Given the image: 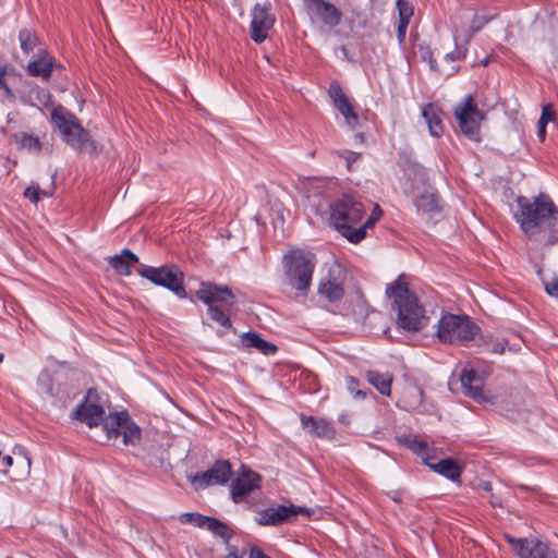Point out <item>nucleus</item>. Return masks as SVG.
I'll return each mask as SVG.
<instances>
[{"mask_svg":"<svg viewBox=\"0 0 558 558\" xmlns=\"http://www.w3.org/2000/svg\"><path fill=\"white\" fill-rule=\"evenodd\" d=\"M515 203L513 219L530 240L545 245L558 242V207L548 194L539 193L532 197L520 195Z\"/></svg>","mask_w":558,"mask_h":558,"instance_id":"obj_1","label":"nucleus"},{"mask_svg":"<svg viewBox=\"0 0 558 558\" xmlns=\"http://www.w3.org/2000/svg\"><path fill=\"white\" fill-rule=\"evenodd\" d=\"M386 295L393 300L397 324L407 331H418L427 324L425 310L417 296L409 289L408 276L401 274L386 288Z\"/></svg>","mask_w":558,"mask_h":558,"instance_id":"obj_2","label":"nucleus"},{"mask_svg":"<svg viewBox=\"0 0 558 558\" xmlns=\"http://www.w3.org/2000/svg\"><path fill=\"white\" fill-rule=\"evenodd\" d=\"M366 214L362 197L354 193L343 194L330 205V221L339 233L351 243H359L365 236L361 222Z\"/></svg>","mask_w":558,"mask_h":558,"instance_id":"obj_3","label":"nucleus"},{"mask_svg":"<svg viewBox=\"0 0 558 558\" xmlns=\"http://www.w3.org/2000/svg\"><path fill=\"white\" fill-rule=\"evenodd\" d=\"M51 121L60 132L62 141L78 153L95 154L99 151L89 131L84 129L78 118L65 107L59 105L51 110Z\"/></svg>","mask_w":558,"mask_h":558,"instance_id":"obj_4","label":"nucleus"},{"mask_svg":"<svg viewBox=\"0 0 558 558\" xmlns=\"http://www.w3.org/2000/svg\"><path fill=\"white\" fill-rule=\"evenodd\" d=\"M196 298L208 305V316L223 329L232 327L229 312L235 305V295L227 286L202 282Z\"/></svg>","mask_w":558,"mask_h":558,"instance_id":"obj_5","label":"nucleus"},{"mask_svg":"<svg viewBox=\"0 0 558 558\" xmlns=\"http://www.w3.org/2000/svg\"><path fill=\"white\" fill-rule=\"evenodd\" d=\"M316 266L315 255L291 251L283 256L284 280L298 295H307Z\"/></svg>","mask_w":558,"mask_h":558,"instance_id":"obj_6","label":"nucleus"},{"mask_svg":"<svg viewBox=\"0 0 558 558\" xmlns=\"http://www.w3.org/2000/svg\"><path fill=\"white\" fill-rule=\"evenodd\" d=\"M480 331L469 316L447 313L438 320L436 336L442 343L468 344Z\"/></svg>","mask_w":558,"mask_h":558,"instance_id":"obj_7","label":"nucleus"},{"mask_svg":"<svg viewBox=\"0 0 558 558\" xmlns=\"http://www.w3.org/2000/svg\"><path fill=\"white\" fill-rule=\"evenodd\" d=\"M136 272L154 284L172 291L177 296L181 299L186 298L183 284L184 275L177 265L167 264L160 267L142 266L136 269Z\"/></svg>","mask_w":558,"mask_h":558,"instance_id":"obj_8","label":"nucleus"},{"mask_svg":"<svg viewBox=\"0 0 558 558\" xmlns=\"http://www.w3.org/2000/svg\"><path fill=\"white\" fill-rule=\"evenodd\" d=\"M454 117L458 120L459 126L463 134L468 135L469 137L478 135L480 124L484 118V114L474 104L472 95H468L465 100L456 107Z\"/></svg>","mask_w":558,"mask_h":558,"instance_id":"obj_9","label":"nucleus"},{"mask_svg":"<svg viewBox=\"0 0 558 558\" xmlns=\"http://www.w3.org/2000/svg\"><path fill=\"white\" fill-rule=\"evenodd\" d=\"M299 514L310 515L311 510L300 506H278L267 508L258 513L256 522L259 525H280L282 523L292 522Z\"/></svg>","mask_w":558,"mask_h":558,"instance_id":"obj_10","label":"nucleus"},{"mask_svg":"<svg viewBox=\"0 0 558 558\" xmlns=\"http://www.w3.org/2000/svg\"><path fill=\"white\" fill-rule=\"evenodd\" d=\"M231 475L230 462L228 460H217L207 471L193 475L191 482L196 488H204L210 485H223L229 482Z\"/></svg>","mask_w":558,"mask_h":558,"instance_id":"obj_11","label":"nucleus"},{"mask_svg":"<svg viewBox=\"0 0 558 558\" xmlns=\"http://www.w3.org/2000/svg\"><path fill=\"white\" fill-rule=\"evenodd\" d=\"M270 2L255 4L252 12L251 38L260 44L267 38L268 31L275 24V15L270 12Z\"/></svg>","mask_w":558,"mask_h":558,"instance_id":"obj_12","label":"nucleus"},{"mask_svg":"<svg viewBox=\"0 0 558 558\" xmlns=\"http://www.w3.org/2000/svg\"><path fill=\"white\" fill-rule=\"evenodd\" d=\"M507 542L520 558H556L549 546L537 539L514 538L505 535Z\"/></svg>","mask_w":558,"mask_h":558,"instance_id":"obj_13","label":"nucleus"},{"mask_svg":"<svg viewBox=\"0 0 558 558\" xmlns=\"http://www.w3.org/2000/svg\"><path fill=\"white\" fill-rule=\"evenodd\" d=\"M95 398H97V392L89 389L85 400L76 407L73 413L74 418L87 424L89 427L98 426L104 422L105 417V410L101 405L94 402Z\"/></svg>","mask_w":558,"mask_h":558,"instance_id":"obj_14","label":"nucleus"},{"mask_svg":"<svg viewBox=\"0 0 558 558\" xmlns=\"http://www.w3.org/2000/svg\"><path fill=\"white\" fill-rule=\"evenodd\" d=\"M336 271L341 272L339 266L330 268L318 284V295L331 304L339 303L344 295L342 281L335 275Z\"/></svg>","mask_w":558,"mask_h":558,"instance_id":"obj_15","label":"nucleus"},{"mask_svg":"<svg viewBox=\"0 0 558 558\" xmlns=\"http://www.w3.org/2000/svg\"><path fill=\"white\" fill-rule=\"evenodd\" d=\"M260 476L251 471L244 470L231 484V497L236 504L245 500L246 496L259 486Z\"/></svg>","mask_w":558,"mask_h":558,"instance_id":"obj_16","label":"nucleus"},{"mask_svg":"<svg viewBox=\"0 0 558 558\" xmlns=\"http://www.w3.org/2000/svg\"><path fill=\"white\" fill-rule=\"evenodd\" d=\"M304 3L326 26L336 27L340 24L342 12L332 3L325 0H304Z\"/></svg>","mask_w":558,"mask_h":558,"instance_id":"obj_17","label":"nucleus"},{"mask_svg":"<svg viewBox=\"0 0 558 558\" xmlns=\"http://www.w3.org/2000/svg\"><path fill=\"white\" fill-rule=\"evenodd\" d=\"M329 95L338 111L345 119L349 128L355 129L359 124V116L355 113L341 86L339 84H331L329 88Z\"/></svg>","mask_w":558,"mask_h":558,"instance_id":"obj_18","label":"nucleus"},{"mask_svg":"<svg viewBox=\"0 0 558 558\" xmlns=\"http://www.w3.org/2000/svg\"><path fill=\"white\" fill-rule=\"evenodd\" d=\"M300 418L302 426L306 428L311 435L326 439H332L335 437L336 430L333 425L325 418L307 416L305 414H301Z\"/></svg>","mask_w":558,"mask_h":558,"instance_id":"obj_19","label":"nucleus"},{"mask_svg":"<svg viewBox=\"0 0 558 558\" xmlns=\"http://www.w3.org/2000/svg\"><path fill=\"white\" fill-rule=\"evenodd\" d=\"M463 393L475 401L484 399L483 380L474 369H463L460 375Z\"/></svg>","mask_w":558,"mask_h":558,"instance_id":"obj_20","label":"nucleus"},{"mask_svg":"<svg viewBox=\"0 0 558 558\" xmlns=\"http://www.w3.org/2000/svg\"><path fill=\"white\" fill-rule=\"evenodd\" d=\"M26 70L32 76L48 80L52 73V58L45 50H39Z\"/></svg>","mask_w":558,"mask_h":558,"instance_id":"obj_21","label":"nucleus"},{"mask_svg":"<svg viewBox=\"0 0 558 558\" xmlns=\"http://www.w3.org/2000/svg\"><path fill=\"white\" fill-rule=\"evenodd\" d=\"M423 462L434 472L452 482L459 481L461 477L462 468L451 458H446L438 462H430L428 458H423Z\"/></svg>","mask_w":558,"mask_h":558,"instance_id":"obj_22","label":"nucleus"},{"mask_svg":"<svg viewBox=\"0 0 558 558\" xmlns=\"http://www.w3.org/2000/svg\"><path fill=\"white\" fill-rule=\"evenodd\" d=\"M422 117L428 126L430 135L439 137L444 133L442 111L439 108L433 104H427L422 109Z\"/></svg>","mask_w":558,"mask_h":558,"instance_id":"obj_23","label":"nucleus"},{"mask_svg":"<svg viewBox=\"0 0 558 558\" xmlns=\"http://www.w3.org/2000/svg\"><path fill=\"white\" fill-rule=\"evenodd\" d=\"M241 342L244 348H254L265 355H272L278 351L276 344L264 340L257 332L248 331L242 335Z\"/></svg>","mask_w":558,"mask_h":558,"instance_id":"obj_24","label":"nucleus"},{"mask_svg":"<svg viewBox=\"0 0 558 558\" xmlns=\"http://www.w3.org/2000/svg\"><path fill=\"white\" fill-rule=\"evenodd\" d=\"M138 263V257L129 248L122 250L121 254L111 256L109 265L119 274L130 276L132 274L131 264Z\"/></svg>","mask_w":558,"mask_h":558,"instance_id":"obj_25","label":"nucleus"},{"mask_svg":"<svg viewBox=\"0 0 558 558\" xmlns=\"http://www.w3.org/2000/svg\"><path fill=\"white\" fill-rule=\"evenodd\" d=\"M416 208L429 216L441 211L439 195L434 191H426L415 198Z\"/></svg>","mask_w":558,"mask_h":558,"instance_id":"obj_26","label":"nucleus"},{"mask_svg":"<svg viewBox=\"0 0 558 558\" xmlns=\"http://www.w3.org/2000/svg\"><path fill=\"white\" fill-rule=\"evenodd\" d=\"M456 49L451 52L446 53L445 62H456L465 59L468 52V44L471 40L470 34H462L460 31H456L453 34Z\"/></svg>","mask_w":558,"mask_h":558,"instance_id":"obj_27","label":"nucleus"},{"mask_svg":"<svg viewBox=\"0 0 558 558\" xmlns=\"http://www.w3.org/2000/svg\"><path fill=\"white\" fill-rule=\"evenodd\" d=\"M130 417L126 411L116 412L110 414L108 418H104V429L107 433L108 438H118L121 435V430Z\"/></svg>","mask_w":558,"mask_h":558,"instance_id":"obj_28","label":"nucleus"},{"mask_svg":"<svg viewBox=\"0 0 558 558\" xmlns=\"http://www.w3.org/2000/svg\"><path fill=\"white\" fill-rule=\"evenodd\" d=\"M13 140L20 149H24L33 154H39L44 147V143L38 136L25 132L15 133L13 135Z\"/></svg>","mask_w":558,"mask_h":558,"instance_id":"obj_29","label":"nucleus"},{"mask_svg":"<svg viewBox=\"0 0 558 558\" xmlns=\"http://www.w3.org/2000/svg\"><path fill=\"white\" fill-rule=\"evenodd\" d=\"M367 379L371 385L384 396H389L391 392L392 375L389 373L381 374L376 371L367 372Z\"/></svg>","mask_w":558,"mask_h":558,"instance_id":"obj_30","label":"nucleus"},{"mask_svg":"<svg viewBox=\"0 0 558 558\" xmlns=\"http://www.w3.org/2000/svg\"><path fill=\"white\" fill-rule=\"evenodd\" d=\"M121 435L123 437V444L125 446H135L140 442L142 430L141 428L131 420V417L128 418L126 423L124 424Z\"/></svg>","mask_w":558,"mask_h":558,"instance_id":"obj_31","label":"nucleus"},{"mask_svg":"<svg viewBox=\"0 0 558 558\" xmlns=\"http://www.w3.org/2000/svg\"><path fill=\"white\" fill-rule=\"evenodd\" d=\"M555 119V111L550 104L543 106L541 118L537 123V136L543 142L546 136V125Z\"/></svg>","mask_w":558,"mask_h":558,"instance_id":"obj_32","label":"nucleus"},{"mask_svg":"<svg viewBox=\"0 0 558 558\" xmlns=\"http://www.w3.org/2000/svg\"><path fill=\"white\" fill-rule=\"evenodd\" d=\"M204 529L213 532L215 535L220 536L226 541H228L232 535V532L227 524L211 517H208V521H206Z\"/></svg>","mask_w":558,"mask_h":558,"instance_id":"obj_33","label":"nucleus"},{"mask_svg":"<svg viewBox=\"0 0 558 558\" xmlns=\"http://www.w3.org/2000/svg\"><path fill=\"white\" fill-rule=\"evenodd\" d=\"M19 40L21 49L25 53L32 52L35 47L39 44V39L35 32L31 29H22L19 34Z\"/></svg>","mask_w":558,"mask_h":558,"instance_id":"obj_34","label":"nucleus"},{"mask_svg":"<svg viewBox=\"0 0 558 558\" xmlns=\"http://www.w3.org/2000/svg\"><path fill=\"white\" fill-rule=\"evenodd\" d=\"M401 441L411 451H413L416 454L422 456V458H425L424 454L426 453V450H427V445L425 441L418 439L417 437H412V436H408V437L403 438ZM426 458H428V457L426 456Z\"/></svg>","mask_w":558,"mask_h":558,"instance_id":"obj_35","label":"nucleus"},{"mask_svg":"<svg viewBox=\"0 0 558 558\" xmlns=\"http://www.w3.org/2000/svg\"><path fill=\"white\" fill-rule=\"evenodd\" d=\"M206 521H208V517L199 513L186 512L180 515L181 523H190L202 529L206 525Z\"/></svg>","mask_w":558,"mask_h":558,"instance_id":"obj_36","label":"nucleus"},{"mask_svg":"<svg viewBox=\"0 0 558 558\" xmlns=\"http://www.w3.org/2000/svg\"><path fill=\"white\" fill-rule=\"evenodd\" d=\"M488 22L489 19L474 14L470 28H457L456 31H460L462 34H470L472 37L475 33L480 32Z\"/></svg>","mask_w":558,"mask_h":558,"instance_id":"obj_37","label":"nucleus"},{"mask_svg":"<svg viewBox=\"0 0 558 558\" xmlns=\"http://www.w3.org/2000/svg\"><path fill=\"white\" fill-rule=\"evenodd\" d=\"M399 21L410 22L413 15V7L407 0H397Z\"/></svg>","mask_w":558,"mask_h":558,"instance_id":"obj_38","label":"nucleus"},{"mask_svg":"<svg viewBox=\"0 0 558 558\" xmlns=\"http://www.w3.org/2000/svg\"><path fill=\"white\" fill-rule=\"evenodd\" d=\"M40 195L46 196V197L51 196L50 193H48L46 191H40V189L37 184L29 185L24 192V196L26 198H28L34 204H36L40 199Z\"/></svg>","mask_w":558,"mask_h":558,"instance_id":"obj_39","label":"nucleus"},{"mask_svg":"<svg viewBox=\"0 0 558 558\" xmlns=\"http://www.w3.org/2000/svg\"><path fill=\"white\" fill-rule=\"evenodd\" d=\"M347 387H348V390L357 399H364L366 397V392L363 390V389H360V381L352 377V376H349L347 377Z\"/></svg>","mask_w":558,"mask_h":558,"instance_id":"obj_40","label":"nucleus"},{"mask_svg":"<svg viewBox=\"0 0 558 558\" xmlns=\"http://www.w3.org/2000/svg\"><path fill=\"white\" fill-rule=\"evenodd\" d=\"M381 215H383L381 208L378 205H375L371 216L362 225V227H365V231L368 228H372L380 219Z\"/></svg>","mask_w":558,"mask_h":558,"instance_id":"obj_41","label":"nucleus"},{"mask_svg":"<svg viewBox=\"0 0 558 558\" xmlns=\"http://www.w3.org/2000/svg\"><path fill=\"white\" fill-rule=\"evenodd\" d=\"M420 52H421V58L424 60V61H427L430 65V69L432 70H436L437 69V62L436 60L434 59V56H433V51L429 49V47L427 46H420Z\"/></svg>","mask_w":558,"mask_h":558,"instance_id":"obj_42","label":"nucleus"},{"mask_svg":"<svg viewBox=\"0 0 558 558\" xmlns=\"http://www.w3.org/2000/svg\"><path fill=\"white\" fill-rule=\"evenodd\" d=\"M545 291L548 295L558 298V275L555 276L551 281H545L543 279Z\"/></svg>","mask_w":558,"mask_h":558,"instance_id":"obj_43","label":"nucleus"},{"mask_svg":"<svg viewBox=\"0 0 558 558\" xmlns=\"http://www.w3.org/2000/svg\"><path fill=\"white\" fill-rule=\"evenodd\" d=\"M339 156L345 159L348 169L350 170L351 165L360 159L361 154L352 150H343L342 153H339Z\"/></svg>","mask_w":558,"mask_h":558,"instance_id":"obj_44","label":"nucleus"},{"mask_svg":"<svg viewBox=\"0 0 558 558\" xmlns=\"http://www.w3.org/2000/svg\"><path fill=\"white\" fill-rule=\"evenodd\" d=\"M410 22L399 21L398 23V39L402 43L405 38L407 28Z\"/></svg>","mask_w":558,"mask_h":558,"instance_id":"obj_45","label":"nucleus"},{"mask_svg":"<svg viewBox=\"0 0 558 558\" xmlns=\"http://www.w3.org/2000/svg\"><path fill=\"white\" fill-rule=\"evenodd\" d=\"M248 558H271L267 556L259 547L252 546L250 549Z\"/></svg>","mask_w":558,"mask_h":558,"instance_id":"obj_46","label":"nucleus"},{"mask_svg":"<svg viewBox=\"0 0 558 558\" xmlns=\"http://www.w3.org/2000/svg\"><path fill=\"white\" fill-rule=\"evenodd\" d=\"M488 502L494 508H496V507L501 508L502 507V498L499 495L495 494L494 492L489 494Z\"/></svg>","mask_w":558,"mask_h":558,"instance_id":"obj_47","label":"nucleus"},{"mask_svg":"<svg viewBox=\"0 0 558 558\" xmlns=\"http://www.w3.org/2000/svg\"><path fill=\"white\" fill-rule=\"evenodd\" d=\"M5 74H7L5 66L0 65V88H3L5 92L9 93L10 89L5 83Z\"/></svg>","mask_w":558,"mask_h":558,"instance_id":"obj_48","label":"nucleus"},{"mask_svg":"<svg viewBox=\"0 0 558 558\" xmlns=\"http://www.w3.org/2000/svg\"><path fill=\"white\" fill-rule=\"evenodd\" d=\"M480 487H481L483 490H485V492H487V493H489V494H490V493H493V486H492V483H490V482H488V481H483V482H481V483H480Z\"/></svg>","mask_w":558,"mask_h":558,"instance_id":"obj_49","label":"nucleus"},{"mask_svg":"<svg viewBox=\"0 0 558 558\" xmlns=\"http://www.w3.org/2000/svg\"><path fill=\"white\" fill-rule=\"evenodd\" d=\"M2 462L4 465L10 466L13 463V459L10 456H5V457H3Z\"/></svg>","mask_w":558,"mask_h":558,"instance_id":"obj_50","label":"nucleus"},{"mask_svg":"<svg viewBox=\"0 0 558 558\" xmlns=\"http://www.w3.org/2000/svg\"><path fill=\"white\" fill-rule=\"evenodd\" d=\"M459 69H460V68H459L458 65H452V66L450 68V74H451V75H452V74H456V73L459 71Z\"/></svg>","mask_w":558,"mask_h":558,"instance_id":"obj_51","label":"nucleus"},{"mask_svg":"<svg viewBox=\"0 0 558 558\" xmlns=\"http://www.w3.org/2000/svg\"><path fill=\"white\" fill-rule=\"evenodd\" d=\"M3 357H4L3 353H0V363L3 361Z\"/></svg>","mask_w":558,"mask_h":558,"instance_id":"obj_52","label":"nucleus"},{"mask_svg":"<svg viewBox=\"0 0 558 558\" xmlns=\"http://www.w3.org/2000/svg\"><path fill=\"white\" fill-rule=\"evenodd\" d=\"M218 335L221 337L225 335V331H218Z\"/></svg>","mask_w":558,"mask_h":558,"instance_id":"obj_53","label":"nucleus"}]
</instances>
